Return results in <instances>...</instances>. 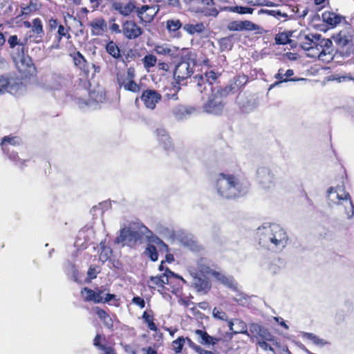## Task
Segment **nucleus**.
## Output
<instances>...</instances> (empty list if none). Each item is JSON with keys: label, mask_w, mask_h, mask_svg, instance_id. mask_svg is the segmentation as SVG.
<instances>
[{"label": "nucleus", "mask_w": 354, "mask_h": 354, "mask_svg": "<svg viewBox=\"0 0 354 354\" xmlns=\"http://www.w3.org/2000/svg\"><path fill=\"white\" fill-rule=\"evenodd\" d=\"M132 302L138 306L140 308H144L145 307V301L143 298L136 296L133 297Z\"/></svg>", "instance_id": "nucleus-62"}, {"label": "nucleus", "mask_w": 354, "mask_h": 354, "mask_svg": "<svg viewBox=\"0 0 354 354\" xmlns=\"http://www.w3.org/2000/svg\"><path fill=\"white\" fill-rule=\"evenodd\" d=\"M142 62L145 68L149 70L150 68L156 66L157 58L153 54H148L142 59Z\"/></svg>", "instance_id": "nucleus-46"}, {"label": "nucleus", "mask_w": 354, "mask_h": 354, "mask_svg": "<svg viewBox=\"0 0 354 354\" xmlns=\"http://www.w3.org/2000/svg\"><path fill=\"white\" fill-rule=\"evenodd\" d=\"M194 333L200 344L211 348L212 350H216V347H219L220 345L225 347L227 346L232 339V333H225L222 335L211 336L205 330L196 329L194 330Z\"/></svg>", "instance_id": "nucleus-6"}, {"label": "nucleus", "mask_w": 354, "mask_h": 354, "mask_svg": "<svg viewBox=\"0 0 354 354\" xmlns=\"http://www.w3.org/2000/svg\"><path fill=\"white\" fill-rule=\"evenodd\" d=\"M92 36L100 37L107 32L108 26L105 19L102 17H97L93 19L88 24Z\"/></svg>", "instance_id": "nucleus-18"}, {"label": "nucleus", "mask_w": 354, "mask_h": 354, "mask_svg": "<svg viewBox=\"0 0 354 354\" xmlns=\"http://www.w3.org/2000/svg\"><path fill=\"white\" fill-rule=\"evenodd\" d=\"M192 286L198 292L203 294H207L212 288V284L208 278L198 275L193 277Z\"/></svg>", "instance_id": "nucleus-27"}, {"label": "nucleus", "mask_w": 354, "mask_h": 354, "mask_svg": "<svg viewBox=\"0 0 354 354\" xmlns=\"http://www.w3.org/2000/svg\"><path fill=\"white\" fill-rule=\"evenodd\" d=\"M247 3L252 6H274L275 3L269 0H247Z\"/></svg>", "instance_id": "nucleus-55"}, {"label": "nucleus", "mask_w": 354, "mask_h": 354, "mask_svg": "<svg viewBox=\"0 0 354 354\" xmlns=\"http://www.w3.org/2000/svg\"><path fill=\"white\" fill-rule=\"evenodd\" d=\"M147 283L150 289H156V288H164V281L162 275L150 277Z\"/></svg>", "instance_id": "nucleus-45"}, {"label": "nucleus", "mask_w": 354, "mask_h": 354, "mask_svg": "<svg viewBox=\"0 0 354 354\" xmlns=\"http://www.w3.org/2000/svg\"><path fill=\"white\" fill-rule=\"evenodd\" d=\"M12 0H0V8L3 10L4 15H10L12 12Z\"/></svg>", "instance_id": "nucleus-54"}, {"label": "nucleus", "mask_w": 354, "mask_h": 354, "mask_svg": "<svg viewBox=\"0 0 354 354\" xmlns=\"http://www.w3.org/2000/svg\"><path fill=\"white\" fill-rule=\"evenodd\" d=\"M190 339L189 337H184L183 336L178 337L176 339L171 342V346L176 354L180 353L183 348L185 342Z\"/></svg>", "instance_id": "nucleus-40"}, {"label": "nucleus", "mask_w": 354, "mask_h": 354, "mask_svg": "<svg viewBox=\"0 0 354 354\" xmlns=\"http://www.w3.org/2000/svg\"><path fill=\"white\" fill-rule=\"evenodd\" d=\"M70 31L71 28L69 26H64L62 24H60L57 28V35H56V39L58 43H59L63 38L69 39L71 37Z\"/></svg>", "instance_id": "nucleus-43"}, {"label": "nucleus", "mask_w": 354, "mask_h": 354, "mask_svg": "<svg viewBox=\"0 0 354 354\" xmlns=\"http://www.w3.org/2000/svg\"><path fill=\"white\" fill-rule=\"evenodd\" d=\"M294 73H295L292 69L285 70L283 68H279L277 73L274 75V78L277 81L272 84L270 87L272 88L274 86L283 82L299 81L300 80L299 78L293 77Z\"/></svg>", "instance_id": "nucleus-23"}, {"label": "nucleus", "mask_w": 354, "mask_h": 354, "mask_svg": "<svg viewBox=\"0 0 354 354\" xmlns=\"http://www.w3.org/2000/svg\"><path fill=\"white\" fill-rule=\"evenodd\" d=\"M191 61L194 62V58L192 52L189 54L187 59L180 60L177 62L174 72V77L178 84L190 77L194 73V68L190 66Z\"/></svg>", "instance_id": "nucleus-13"}, {"label": "nucleus", "mask_w": 354, "mask_h": 354, "mask_svg": "<svg viewBox=\"0 0 354 354\" xmlns=\"http://www.w3.org/2000/svg\"><path fill=\"white\" fill-rule=\"evenodd\" d=\"M135 69L132 67L128 68L126 73H118L116 74L117 82L120 87H123L127 91L138 93L140 91L141 86L135 82Z\"/></svg>", "instance_id": "nucleus-12"}, {"label": "nucleus", "mask_w": 354, "mask_h": 354, "mask_svg": "<svg viewBox=\"0 0 354 354\" xmlns=\"http://www.w3.org/2000/svg\"><path fill=\"white\" fill-rule=\"evenodd\" d=\"M20 8L21 13L18 15V17L29 16L39 9L38 4L36 2H33L32 0L29 1L28 4L21 3Z\"/></svg>", "instance_id": "nucleus-37"}, {"label": "nucleus", "mask_w": 354, "mask_h": 354, "mask_svg": "<svg viewBox=\"0 0 354 354\" xmlns=\"http://www.w3.org/2000/svg\"><path fill=\"white\" fill-rule=\"evenodd\" d=\"M259 339L258 341L274 342V337L266 328H260L259 332Z\"/></svg>", "instance_id": "nucleus-50"}, {"label": "nucleus", "mask_w": 354, "mask_h": 354, "mask_svg": "<svg viewBox=\"0 0 354 354\" xmlns=\"http://www.w3.org/2000/svg\"><path fill=\"white\" fill-rule=\"evenodd\" d=\"M302 337L310 340L317 346H324L328 344V342L326 340L321 339L316 335L311 333L304 332L302 333Z\"/></svg>", "instance_id": "nucleus-41"}, {"label": "nucleus", "mask_w": 354, "mask_h": 354, "mask_svg": "<svg viewBox=\"0 0 354 354\" xmlns=\"http://www.w3.org/2000/svg\"><path fill=\"white\" fill-rule=\"evenodd\" d=\"M225 10L232 12L239 13L240 15H252L254 12V8L241 6H229L225 8Z\"/></svg>", "instance_id": "nucleus-42"}, {"label": "nucleus", "mask_w": 354, "mask_h": 354, "mask_svg": "<svg viewBox=\"0 0 354 354\" xmlns=\"http://www.w3.org/2000/svg\"><path fill=\"white\" fill-rule=\"evenodd\" d=\"M234 43V35H230L227 37L221 38L218 41L220 50L221 51H228L232 49Z\"/></svg>", "instance_id": "nucleus-39"}, {"label": "nucleus", "mask_w": 354, "mask_h": 354, "mask_svg": "<svg viewBox=\"0 0 354 354\" xmlns=\"http://www.w3.org/2000/svg\"><path fill=\"white\" fill-rule=\"evenodd\" d=\"M140 99L147 109L153 110L162 100V95L154 89L147 88L142 91Z\"/></svg>", "instance_id": "nucleus-15"}, {"label": "nucleus", "mask_w": 354, "mask_h": 354, "mask_svg": "<svg viewBox=\"0 0 354 354\" xmlns=\"http://www.w3.org/2000/svg\"><path fill=\"white\" fill-rule=\"evenodd\" d=\"M259 243L268 250L284 248L288 241V236L279 225L271 223L258 228Z\"/></svg>", "instance_id": "nucleus-2"}, {"label": "nucleus", "mask_w": 354, "mask_h": 354, "mask_svg": "<svg viewBox=\"0 0 354 354\" xmlns=\"http://www.w3.org/2000/svg\"><path fill=\"white\" fill-rule=\"evenodd\" d=\"M191 52L189 48H179L176 46H170L167 57H168L172 62L177 63L180 60L187 59Z\"/></svg>", "instance_id": "nucleus-24"}, {"label": "nucleus", "mask_w": 354, "mask_h": 354, "mask_svg": "<svg viewBox=\"0 0 354 354\" xmlns=\"http://www.w3.org/2000/svg\"><path fill=\"white\" fill-rule=\"evenodd\" d=\"M8 154V156L9 159L12 161H13L17 165H18L21 169H24V167L26 166V162L28 161V160H23L21 159L19 157V155L17 152H11L9 153L8 152L6 153Z\"/></svg>", "instance_id": "nucleus-47"}, {"label": "nucleus", "mask_w": 354, "mask_h": 354, "mask_svg": "<svg viewBox=\"0 0 354 354\" xmlns=\"http://www.w3.org/2000/svg\"><path fill=\"white\" fill-rule=\"evenodd\" d=\"M182 27L179 19H169L167 21V28L169 32H176Z\"/></svg>", "instance_id": "nucleus-52"}, {"label": "nucleus", "mask_w": 354, "mask_h": 354, "mask_svg": "<svg viewBox=\"0 0 354 354\" xmlns=\"http://www.w3.org/2000/svg\"><path fill=\"white\" fill-rule=\"evenodd\" d=\"M155 134L159 145L167 152L169 153L174 150V146L171 138L167 131L164 129H157Z\"/></svg>", "instance_id": "nucleus-19"}, {"label": "nucleus", "mask_w": 354, "mask_h": 354, "mask_svg": "<svg viewBox=\"0 0 354 354\" xmlns=\"http://www.w3.org/2000/svg\"><path fill=\"white\" fill-rule=\"evenodd\" d=\"M227 96L226 89L220 88L215 93L212 91V94L203 106L204 112L216 115H221L225 105L224 99Z\"/></svg>", "instance_id": "nucleus-8"}, {"label": "nucleus", "mask_w": 354, "mask_h": 354, "mask_svg": "<svg viewBox=\"0 0 354 354\" xmlns=\"http://www.w3.org/2000/svg\"><path fill=\"white\" fill-rule=\"evenodd\" d=\"M145 253L152 261H156L158 259V253L156 248L153 245H148Z\"/></svg>", "instance_id": "nucleus-49"}, {"label": "nucleus", "mask_w": 354, "mask_h": 354, "mask_svg": "<svg viewBox=\"0 0 354 354\" xmlns=\"http://www.w3.org/2000/svg\"><path fill=\"white\" fill-rule=\"evenodd\" d=\"M226 28L227 29V30L233 32H241L243 30L254 31L257 29V26L254 23L249 20H234L230 21L227 24Z\"/></svg>", "instance_id": "nucleus-20"}, {"label": "nucleus", "mask_w": 354, "mask_h": 354, "mask_svg": "<svg viewBox=\"0 0 354 354\" xmlns=\"http://www.w3.org/2000/svg\"><path fill=\"white\" fill-rule=\"evenodd\" d=\"M195 77L198 78L197 85L200 88L201 91L202 92L203 91L201 89V87L203 84H204L205 82L208 83L209 86H210L211 89L212 88V84L216 80L217 75L214 71H209L204 74V77L203 75H196Z\"/></svg>", "instance_id": "nucleus-35"}, {"label": "nucleus", "mask_w": 354, "mask_h": 354, "mask_svg": "<svg viewBox=\"0 0 354 354\" xmlns=\"http://www.w3.org/2000/svg\"><path fill=\"white\" fill-rule=\"evenodd\" d=\"M321 44L322 47L320 48H317L315 53L308 54V56L328 62L333 58L332 41L328 39H324L321 41Z\"/></svg>", "instance_id": "nucleus-17"}, {"label": "nucleus", "mask_w": 354, "mask_h": 354, "mask_svg": "<svg viewBox=\"0 0 354 354\" xmlns=\"http://www.w3.org/2000/svg\"><path fill=\"white\" fill-rule=\"evenodd\" d=\"M99 272L100 270H97V266H91L88 270L87 275L90 279H94Z\"/></svg>", "instance_id": "nucleus-61"}, {"label": "nucleus", "mask_w": 354, "mask_h": 354, "mask_svg": "<svg viewBox=\"0 0 354 354\" xmlns=\"http://www.w3.org/2000/svg\"><path fill=\"white\" fill-rule=\"evenodd\" d=\"M212 316L214 319L221 320V321H227V313L223 310L220 307H214L212 310Z\"/></svg>", "instance_id": "nucleus-51"}, {"label": "nucleus", "mask_w": 354, "mask_h": 354, "mask_svg": "<svg viewBox=\"0 0 354 354\" xmlns=\"http://www.w3.org/2000/svg\"><path fill=\"white\" fill-rule=\"evenodd\" d=\"M121 31L128 40L136 39L144 32L143 29L134 20L124 21L121 25Z\"/></svg>", "instance_id": "nucleus-14"}, {"label": "nucleus", "mask_w": 354, "mask_h": 354, "mask_svg": "<svg viewBox=\"0 0 354 354\" xmlns=\"http://www.w3.org/2000/svg\"><path fill=\"white\" fill-rule=\"evenodd\" d=\"M70 57L73 59L74 65L83 71L88 70V63L84 56L78 50H75L70 53Z\"/></svg>", "instance_id": "nucleus-34"}, {"label": "nucleus", "mask_w": 354, "mask_h": 354, "mask_svg": "<svg viewBox=\"0 0 354 354\" xmlns=\"http://www.w3.org/2000/svg\"><path fill=\"white\" fill-rule=\"evenodd\" d=\"M299 12V8L297 6H295L292 7V10L290 13L283 11L281 10H273L272 12V17L277 19L278 20H281L282 21H286L290 19H294L297 14Z\"/></svg>", "instance_id": "nucleus-33"}, {"label": "nucleus", "mask_w": 354, "mask_h": 354, "mask_svg": "<svg viewBox=\"0 0 354 354\" xmlns=\"http://www.w3.org/2000/svg\"><path fill=\"white\" fill-rule=\"evenodd\" d=\"M322 18L328 26L335 28L345 20V17L341 15L337 14L332 11H324L322 15Z\"/></svg>", "instance_id": "nucleus-30"}, {"label": "nucleus", "mask_w": 354, "mask_h": 354, "mask_svg": "<svg viewBox=\"0 0 354 354\" xmlns=\"http://www.w3.org/2000/svg\"><path fill=\"white\" fill-rule=\"evenodd\" d=\"M101 351H104V354H117L114 348L112 346H105V348H102Z\"/></svg>", "instance_id": "nucleus-64"}, {"label": "nucleus", "mask_w": 354, "mask_h": 354, "mask_svg": "<svg viewBox=\"0 0 354 354\" xmlns=\"http://www.w3.org/2000/svg\"><path fill=\"white\" fill-rule=\"evenodd\" d=\"M215 187L218 194L227 199L239 198L245 193L242 183L233 174L220 173Z\"/></svg>", "instance_id": "nucleus-3"}, {"label": "nucleus", "mask_w": 354, "mask_h": 354, "mask_svg": "<svg viewBox=\"0 0 354 354\" xmlns=\"http://www.w3.org/2000/svg\"><path fill=\"white\" fill-rule=\"evenodd\" d=\"M201 272L212 275L216 280L229 288L234 286V279L232 277H227L221 272L211 269L209 267L202 268Z\"/></svg>", "instance_id": "nucleus-26"}, {"label": "nucleus", "mask_w": 354, "mask_h": 354, "mask_svg": "<svg viewBox=\"0 0 354 354\" xmlns=\"http://www.w3.org/2000/svg\"><path fill=\"white\" fill-rule=\"evenodd\" d=\"M332 38L338 52L342 57H350L354 54V29L351 24L346 25Z\"/></svg>", "instance_id": "nucleus-5"}, {"label": "nucleus", "mask_w": 354, "mask_h": 354, "mask_svg": "<svg viewBox=\"0 0 354 354\" xmlns=\"http://www.w3.org/2000/svg\"><path fill=\"white\" fill-rule=\"evenodd\" d=\"M102 342H105L106 339L104 336H102L100 334H97L93 339V345L98 349L102 350V348H105V346H106L104 344H102Z\"/></svg>", "instance_id": "nucleus-56"}, {"label": "nucleus", "mask_w": 354, "mask_h": 354, "mask_svg": "<svg viewBox=\"0 0 354 354\" xmlns=\"http://www.w3.org/2000/svg\"><path fill=\"white\" fill-rule=\"evenodd\" d=\"M328 200L333 204L348 203L350 205V210H346V213L348 217H351L354 214V205L351 199L349 193L345 190L344 183L341 185H338L336 187H330L328 191Z\"/></svg>", "instance_id": "nucleus-9"}, {"label": "nucleus", "mask_w": 354, "mask_h": 354, "mask_svg": "<svg viewBox=\"0 0 354 354\" xmlns=\"http://www.w3.org/2000/svg\"><path fill=\"white\" fill-rule=\"evenodd\" d=\"M190 9L205 17H216L219 13L214 0H183Z\"/></svg>", "instance_id": "nucleus-10"}, {"label": "nucleus", "mask_w": 354, "mask_h": 354, "mask_svg": "<svg viewBox=\"0 0 354 354\" xmlns=\"http://www.w3.org/2000/svg\"><path fill=\"white\" fill-rule=\"evenodd\" d=\"M32 35L30 37H33L35 43H39L43 41L45 35L42 21L40 18L37 17L32 21V28L30 30Z\"/></svg>", "instance_id": "nucleus-25"}, {"label": "nucleus", "mask_w": 354, "mask_h": 354, "mask_svg": "<svg viewBox=\"0 0 354 354\" xmlns=\"http://www.w3.org/2000/svg\"><path fill=\"white\" fill-rule=\"evenodd\" d=\"M109 289L102 286L92 290L84 287L81 290V295L86 302H93L95 304H106L111 301H118L117 295L109 292Z\"/></svg>", "instance_id": "nucleus-7"}, {"label": "nucleus", "mask_w": 354, "mask_h": 354, "mask_svg": "<svg viewBox=\"0 0 354 354\" xmlns=\"http://www.w3.org/2000/svg\"><path fill=\"white\" fill-rule=\"evenodd\" d=\"M113 23L111 24L109 28L110 32L112 34H122V31H121V28L118 24L115 23V19L113 18L111 19Z\"/></svg>", "instance_id": "nucleus-59"}, {"label": "nucleus", "mask_w": 354, "mask_h": 354, "mask_svg": "<svg viewBox=\"0 0 354 354\" xmlns=\"http://www.w3.org/2000/svg\"><path fill=\"white\" fill-rule=\"evenodd\" d=\"M108 37L109 39L105 41L106 44L104 45L106 52L115 61H123L122 50L120 48L117 42L113 39H111L109 37Z\"/></svg>", "instance_id": "nucleus-22"}, {"label": "nucleus", "mask_w": 354, "mask_h": 354, "mask_svg": "<svg viewBox=\"0 0 354 354\" xmlns=\"http://www.w3.org/2000/svg\"><path fill=\"white\" fill-rule=\"evenodd\" d=\"M275 43L279 45H285L290 42L289 35L286 32H279L275 36Z\"/></svg>", "instance_id": "nucleus-53"}, {"label": "nucleus", "mask_w": 354, "mask_h": 354, "mask_svg": "<svg viewBox=\"0 0 354 354\" xmlns=\"http://www.w3.org/2000/svg\"><path fill=\"white\" fill-rule=\"evenodd\" d=\"M267 342H265V341H258V345L263 350L273 351V348H272V346L270 345H269Z\"/></svg>", "instance_id": "nucleus-63"}, {"label": "nucleus", "mask_w": 354, "mask_h": 354, "mask_svg": "<svg viewBox=\"0 0 354 354\" xmlns=\"http://www.w3.org/2000/svg\"><path fill=\"white\" fill-rule=\"evenodd\" d=\"M6 143H9L13 146L19 145V142H18L17 137H16V136H13V137L5 136V137H3L1 140V145L2 150L3 151L4 153H8V150L6 149V147L5 146Z\"/></svg>", "instance_id": "nucleus-48"}, {"label": "nucleus", "mask_w": 354, "mask_h": 354, "mask_svg": "<svg viewBox=\"0 0 354 354\" xmlns=\"http://www.w3.org/2000/svg\"><path fill=\"white\" fill-rule=\"evenodd\" d=\"M20 86V84L13 82V78L8 75H0V95L6 93H10L15 89V87Z\"/></svg>", "instance_id": "nucleus-29"}, {"label": "nucleus", "mask_w": 354, "mask_h": 354, "mask_svg": "<svg viewBox=\"0 0 354 354\" xmlns=\"http://www.w3.org/2000/svg\"><path fill=\"white\" fill-rule=\"evenodd\" d=\"M59 25H60V24H59V21L56 18L50 17L48 20L47 26H48V30L50 32L54 31L56 28H57L59 27Z\"/></svg>", "instance_id": "nucleus-58"}, {"label": "nucleus", "mask_w": 354, "mask_h": 354, "mask_svg": "<svg viewBox=\"0 0 354 354\" xmlns=\"http://www.w3.org/2000/svg\"><path fill=\"white\" fill-rule=\"evenodd\" d=\"M169 47L170 46H168L167 45L156 46L154 48V50L158 55L167 56V53L169 52Z\"/></svg>", "instance_id": "nucleus-60"}, {"label": "nucleus", "mask_w": 354, "mask_h": 354, "mask_svg": "<svg viewBox=\"0 0 354 354\" xmlns=\"http://www.w3.org/2000/svg\"><path fill=\"white\" fill-rule=\"evenodd\" d=\"M161 275L163 278L164 286L165 284L170 286L171 288V292H175L176 290H178V288H175L174 285H172V283L175 281H183V283H185V281L183 277L175 274L174 272L171 271L168 268L165 269V272Z\"/></svg>", "instance_id": "nucleus-32"}, {"label": "nucleus", "mask_w": 354, "mask_h": 354, "mask_svg": "<svg viewBox=\"0 0 354 354\" xmlns=\"http://www.w3.org/2000/svg\"><path fill=\"white\" fill-rule=\"evenodd\" d=\"M111 254V248L103 247L102 248V250L100 254V259L102 262H105L110 258Z\"/></svg>", "instance_id": "nucleus-57"}, {"label": "nucleus", "mask_w": 354, "mask_h": 354, "mask_svg": "<svg viewBox=\"0 0 354 354\" xmlns=\"http://www.w3.org/2000/svg\"><path fill=\"white\" fill-rule=\"evenodd\" d=\"M92 311L97 316L105 327L113 329V321L107 311L98 306L93 307Z\"/></svg>", "instance_id": "nucleus-31"}, {"label": "nucleus", "mask_w": 354, "mask_h": 354, "mask_svg": "<svg viewBox=\"0 0 354 354\" xmlns=\"http://www.w3.org/2000/svg\"><path fill=\"white\" fill-rule=\"evenodd\" d=\"M111 7L123 17L129 16L136 11L140 21L146 24L151 23L159 10L156 6L144 5L140 8H137L133 1H129L125 5L120 1H115L112 3Z\"/></svg>", "instance_id": "nucleus-4"}, {"label": "nucleus", "mask_w": 354, "mask_h": 354, "mask_svg": "<svg viewBox=\"0 0 354 354\" xmlns=\"http://www.w3.org/2000/svg\"><path fill=\"white\" fill-rule=\"evenodd\" d=\"M154 313L153 310L149 309L143 312L142 319L143 322L147 325L148 328L153 332H157L158 327L154 322Z\"/></svg>", "instance_id": "nucleus-36"}, {"label": "nucleus", "mask_w": 354, "mask_h": 354, "mask_svg": "<svg viewBox=\"0 0 354 354\" xmlns=\"http://www.w3.org/2000/svg\"><path fill=\"white\" fill-rule=\"evenodd\" d=\"M324 39L319 34H306L304 32H301L297 37V42L303 50L308 52V55L315 53L317 48H320L321 41Z\"/></svg>", "instance_id": "nucleus-11"}, {"label": "nucleus", "mask_w": 354, "mask_h": 354, "mask_svg": "<svg viewBox=\"0 0 354 354\" xmlns=\"http://www.w3.org/2000/svg\"><path fill=\"white\" fill-rule=\"evenodd\" d=\"M9 55L22 78L30 77L37 72L32 57L28 55L27 39H21L17 35L7 39Z\"/></svg>", "instance_id": "nucleus-1"}, {"label": "nucleus", "mask_w": 354, "mask_h": 354, "mask_svg": "<svg viewBox=\"0 0 354 354\" xmlns=\"http://www.w3.org/2000/svg\"><path fill=\"white\" fill-rule=\"evenodd\" d=\"M141 239L140 234L135 230L129 228H123L120 230L119 236L117 237L116 242L122 243L123 245H127L130 247L135 246L138 241Z\"/></svg>", "instance_id": "nucleus-16"}, {"label": "nucleus", "mask_w": 354, "mask_h": 354, "mask_svg": "<svg viewBox=\"0 0 354 354\" xmlns=\"http://www.w3.org/2000/svg\"><path fill=\"white\" fill-rule=\"evenodd\" d=\"M248 82V76L245 74H239L234 77L233 82L226 86L223 89H226L227 94L234 93L245 86Z\"/></svg>", "instance_id": "nucleus-28"}, {"label": "nucleus", "mask_w": 354, "mask_h": 354, "mask_svg": "<svg viewBox=\"0 0 354 354\" xmlns=\"http://www.w3.org/2000/svg\"><path fill=\"white\" fill-rule=\"evenodd\" d=\"M184 30L190 35L202 32L205 27L202 23L196 24H187L183 27Z\"/></svg>", "instance_id": "nucleus-44"}, {"label": "nucleus", "mask_w": 354, "mask_h": 354, "mask_svg": "<svg viewBox=\"0 0 354 354\" xmlns=\"http://www.w3.org/2000/svg\"><path fill=\"white\" fill-rule=\"evenodd\" d=\"M257 178L259 183L267 187H269L270 185L273 184L275 179L274 175L271 169L266 166L258 168Z\"/></svg>", "instance_id": "nucleus-21"}, {"label": "nucleus", "mask_w": 354, "mask_h": 354, "mask_svg": "<svg viewBox=\"0 0 354 354\" xmlns=\"http://www.w3.org/2000/svg\"><path fill=\"white\" fill-rule=\"evenodd\" d=\"M187 345L198 354H219L218 350L223 346L220 345L219 347H216V350L213 351L205 350L194 342L191 339H187Z\"/></svg>", "instance_id": "nucleus-38"}]
</instances>
